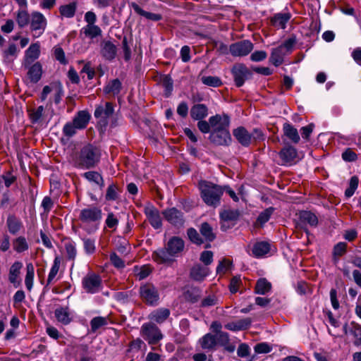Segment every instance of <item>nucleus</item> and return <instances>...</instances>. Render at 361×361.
<instances>
[{"mask_svg": "<svg viewBox=\"0 0 361 361\" xmlns=\"http://www.w3.org/2000/svg\"><path fill=\"white\" fill-rule=\"evenodd\" d=\"M198 188L201 197L207 206L217 207L220 205L223 187L212 182H199Z\"/></svg>", "mask_w": 361, "mask_h": 361, "instance_id": "1", "label": "nucleus"}, {"mask_svg": "<svg viewBox=\"0 0 361 361\" xmlns=\"http://www.w3.org/2000/svg\"><path fill=\"white\" fill-rule=\"evenodd\" d=\"M90 119L91 115L87 111H79L74 116L72 121L68 122L63 126V134L67 137H72L78 130L85 129Z\"/></svg>", "mask_w": 361, "mask_h": 361, "instance_id": "2", "label": "nucleus"}, {"mask_svg": "<svg viewBox=\"0 0 361 361\" xmlns=\"http://www.w3.org/2000/svg\"><path fill=\"white\" fill-rule=\"evenodd\" d=\"M100 149L92 145H85L81 149L76 158L75 163L82 168L89 169L94 166L100 159Z\"/></svg>", "mask_w": 361, "mask_h": 361, "instance_id": "3", "label": "nucleus"}, {"mask_svg": "<svg viewBox=\"0 0 361 361\" xmlns=\"http://www.w3.org/2000/svg\"><path fill=\"white\" fill-rule=\"evenodd\" d=\"M233 135L238 142L244 147H248L253 139H263V133L259 129H254L252 133H250L243 126L238 127L233 130Z\"/></svg>", "mask_w": 361, "mask_h": 361, "instance_id": "4", "label": "nucleus"}, {"mask_svg": "<svg viewBox=\"0 0 361 361\" xmlns=\"http://www.w3.org/2000/svg\"><path fill=\"white\" fill-rule=\"evenodd\" d=\"M140 297L147 305L156 306L159 303V293L158 289L152 284L146 283L140 286L139 289Z\"/></svg>", "mask_w": 361, "mask_h": 361, "instance_id": "5", "label": "nucleus"}, {"mask_svg": "<svg viewBox=\"0 0 361 361\" xmlns=\"http://www.w3.org/2000/svg\"><path fill=\"white\" fill-rule=\"evenodd\" d=\"M47 20L45 16L39 11H34L30 15V30L33 38L39 37L45 31Z\"/></svg>", "mask_w": 361, "mask_h": 361, "instance_id": "6", "label": "nucleus"}, {"mask_svg": "<svg viewBox=\"0 0 361 361\" xmlns=\"http://www.w3.org/2000/svg\"><path fill=\"white\" fill-rule=\"evenodd\" d=\"M141 335L149 344H157L163 338L160 329L153 323L144 324L141 328Z\"/></svg>", "mask_w": 361, "mask_h": 361, "instance_id": "7", "label": "nucleus"}, {"mask_svg": "<svg viewBox=\"0 0 361 361\" xmlns=\"http://www.w3.org/2000/svg\"><path fill=\"white\" fill-rule=\"evenodd\" d=\"M82 285L87 293L92 294L102 289V280L99 274L90 272L82 279Z\"/></svg>", "mask_w": 361, "mask_h": 361, "instance_id": "8", "label": "nucleus"}, {"mask_svg": "<svg viewBox=\"0 0 361 361\" xmlns=\"http://www.w3.org/2000/svg\"><path fill=\"white\" fill-rule=\"evenodd\" d=\"M78 218L85 224L99 222L102 219V212L99 207L89 206L80 211Z\"/></svg>", "mask_w": 361, "mask_h": 361, "instance_id": "9", "label": "nucleus"}, {"mask_svg": "<svg viewBox=\"0 0 361 361\" xmlns=\"http://www.w3.org/2000/svg\"><path fill=\"white\" fill-rule=\"evenodd\" d=\"M281 164L291 166L301 159L298 150L293 146L287 145L283 147L279 153Z\"/></svg>", "mask_w": 361, "mask_h": 361, "instance_id": "10", "label": "nucleus"}, {"mask_svg": "<svg viewBox=\"0 0 361 361\" xmlns=\"http://www.w3.org/2000/svg\"><path fill=\"white\" fill-rule=\"evenodd\" d=\"M253 44L247 39L233 43L229 47V51L233 56H245L253 49Z\"/></svg>", "mask_w": 361, "mask_h": 361, "instance_id": "11", "label": "nucleus"}, {"mask_svg": "<svg viewBox=\"0 0 361 361\" xmlns=\"http://www.w3.org/2000/svg\"><path fill=\"white\" fill-rule=\"evenodd\" d=\"M235 84L237 87H241L245 80L249 79L251 75V71L243 63H238L233 66L231 70Z\"/></svg>", "mask_w": 361, "mask_h": 361, "instance_id": "12", "label": "nucleus"}, {"mask_svg": "<svg viewBox=\"0 0 361 361\" xmlns=\"http://www.w3.org/2000/svg\"><path fill=\"white\" fill-rule=\"evenodd\" d=\"M162 214L165 219L174 226L180 227L184 224L183 213L176 207L165 209Z\"/></svg>", "mask_w": 361, "mask_h": 361, "instance_id": "13", "label": "nucleus"}, {"mask_svg": "<svg viewBox=\"0 0 361 361\" xmlns=\"http://www.w3.org/2000/svg\"><path fill=\"white\" fill-rule=\"evenodd\" d=\"M144 213L154 228L158 229L162 226L159 211L154 205L147 204L144 208Z\"/></svg>", "mask_w": 361, "mask_h": 361, "instance_id": "14", "label": "nucleus"}, {"mask_svg": "<svg viewBox=\"0 0 361 361\" xmlns=\"http://www.w3.org/2000/svg\"><path fill=\"white\" fill-rule=\"evenodd\" d=\"M209 138L211 142L216 145L228 146L232 141L229 129L212 131Z\"/></svg>", "mask_w": 361, "mask_h": 361, "instance_id": "15", "label": "nucleus"}, {"mask_svg": "<svg viewBox=\"0 0 361 361\" xmlns=\"http://www.w3.org/2000/svg\"><path fill=\"white\" fill-rule=\"evenodd\" d=\"M212 131L228 130L231 123L230 117L226 114H216L209 118Z\"/></svg>", "mask_w": 361, "mask_h": 361, "instance_id": "16", "label": "nucleus"}, {"mask_svg": "<svg viewBox=\"0 0 361 361\" xmlns=\"http://www.w3.org/2000/svg\"><path fill=\"white\" fill-rule=\"evenodd\" d=\"M173 255L169 252L166 247L158 249L153 252L152 255V259L158 264H171L174 262Z\"/></svg>", "mask_w": 361, "mask_h": 361, "instance_id": "17", "label": "nucleus"}, {"mask_svg": "<svg viewBox=\"0 0 361 361\" xmlns=\"http://www.w3.org/2000/svg\"><path fill=\"white\" fill-rule=\"evenodd\" d=\"M200 347L207 353H212L216 349V336L210 333L206 334L198 341Z\"/></svg>", "mask_w": 361, "mask_h": 361, "instance_id": "18", "label": "nucleus"}, {"mask_svg": "<svg viewBox=\"0 0 361 361\" xmlns=\"http://www.w3.org/2000/svg\"><path fill=\"white\" fill-rule=\"evenodd\" d=\"M114 111V109L112 104L110 102H105L104 104L97 106L94 116L96 118L106 121V120L112 116Z\"/></svg>", "mask_w": 361, "mask_h": 361, "instance_id": "19", "label": "nucleus"}, {"mask_svg": "<svg viewBox=\"0 0 361 361\" xmlns=\"http://www.w3.org/2000/svg\"><path fill=\"white\" fill-rule=\"evenodd\" d=\"M165 247L175 257L183 250L185 243L180 238L173 236L169 239Z\"/></svg>", "mask_w": 361, "mask_h": 361, "instance_id": "20", "label": "nucleus"}, {"mask_svg": "<svg viewBox=\"0 0 361 361\" xmlns=\"http://www.w3.org/2000/svg\"><path fill=\"white\" fill-rule=\"evenodd\" d=\"M209 274V268L200 264H194L190 271V276L196 281H202Z\"/></svg>", "mask_w": 361, "mask_h": 361, "instance_id": "21", "label": "nucleus"}, {"mask_svg": "<svg viewBox=\"0 0 361 361\" xmlns=\"http://www.w3.org/2000/svg\"><path fill=\"white\" fill-rule=\"evenodd\" d=\"M56 320L63 325L69 324L72 321V315L68 307H59L54 311Z\"/></svg>", "mask_w": 361, "mask_h": 361, "instance_id": "22", "label": "nucleus"}, {"mask_svg": "<svg viewBox=\"0 0 361 361\" xmlns=\"http://www.w3.org/2000/svg\"><path fill=\"white\" fill-rule=\"evenodd\" d=\"M6 226L12 235L18 234L23 228L21 220L13 214H10L7 217Z\"/></svg>", "mask_w": 361, "mask_h": 361, "instance_id": "23", "label": "nucleus"}, {"mask_svg": "<svg viewBox=\"0 0 361 361\" xmlns=\"http://www.w3.org/2000/svg\"><path fill=\"white\" fill-rule=\"evenodd\" d=\"M22 267L23 264L20 262H15L10 267L8 280L15 287H18L20 283V280H18V278Z\"/></svg>", "mask_w": 361, "mask_h": 361, "instance_id": "24", "label": "nucleus"}, {"mask_svg": "<svg viewBox=\"0 0 361 361\" xmlns=\"http://www.w3.org/2000/svg\"><path fill=\"white\" fill-rule=\"evenodd\" d=\"M208 115V108L205 104H197L190 109V116L195 121H200L206 118Z\"/></svg>", "mask_w": 361, "mask_h": 361, "instance_id": "25", "label": "nucleus"}, {"mask_svg": "<svg viewBox=\"0 0 361 361\" xmlns=\"http://www.w3.org/2000/svg\"><path fill=\"white\" fill-rule=\"evenodd\" d=\"M78 8L76 1L59 6V11L62 18H72L75 16Z\"/></svg>", "mask_w": 361, "mask_h": 361, "instance_id": "26", "label": "nucleus"}, {"mask_svg": "<svg viewBox=\"0 0 361 361\" xmlns=\"http://www.w3.org/2000/svg\"><path fill=\"white\" fill-rule=\"evenodd\" d=\"M40 46L39 42L32 44L25 51V64H30L39 58Z\"/></svg>", "mask_w": 361, "mask_h": 361, "instance_id": "27", "label": "nucleus"}, {"mask_svg": "<svg viewBox=\"0 0 361 361\" xmlns=\"http://www.w3.org/2000/svg\"><path fill=\"white\" fill-rule=\"evenodd\" d=\"M287 55L285 51L279 46L271 50L269 61L275 66H279L283 63L285 56Z\"/></svg>", "mask_w": 361, "mask_h": 361, "instance_id": "28", "label": "nucleus"}, {"mask_svg": "<svg viewBox=\"0 0 361 361\" xmlns=\"http://www.w3.org/2000/svg\"><path fill=\"white\" fill-rule=\"evenodd\" d=\"M271 245L268 242L261 241L256 243L252 247V255L256 257H262L269 252Z\"/></svg>", "mask_w": 361, "mask_h": 361, "instance_id": "29", "label": "nucleus"}, {"mask_svg": "<svg viewBox=\"0 0 361 361\" xmlns=\"http://www.w3.org/2000/svg\"><path fill=\"white\" fill-rule=\"evenodd\" d=\"M169 315L170 310L168 308H159L149 314V319L158 324H161L168 319Z\"/></svg>", "mask_w": 361, "mask_h": 361, "instance_id": "30", "label": "nucleus"}, {"mask_svg": "<svg viewBox=\"0 0 361 361\" xmlns=\"http://www.w3.org/2000/svg\"><path fill=\"white\" fill-rule=\"evenodd\" d=\"M283 131L285 136L294 143H298L300 135L298 130L289 123H285L283 126Z\"/></svg>", "mask_w": 361, "mask_h": 361, "instance_id": "31", "label": "nucleus"}, {"mask_svg": "<svg viewBox=\"0 0 361 361\" xmlns=\"http://www.w3.org/2000/svg\"><path fill=\"white\" fill-rule=\"evenodd\" d=\"M251 323L252 320L250 318H245L235 322L228 323L225 327L231 331H241L248 329Z\"/></svg>", "mask_w": 361, "mask_h": 361, "instance_id": "32", "label": "nucleus"}, {"mask_svg": "<svg viewBox=\"0 0 361 361\" xmlns=\"http://www.w3.org/2000/svg\"><path fill=\"white\" fill-rule=\"evenodd\" d=\"M271 283L265 278L259 279L255 284V293L259 295H265L271 289Z\"/></svg>", "mask_w": 361, "mask_h": 361, "instance_id": "33", "label": "nucleus"}, {"mask_svg": "<svg viewBox=\"0 0 361 361\" xmlns=\"http://www.w3.org/2000/svg\"><path fill=\"white\" fill-rule=\"evenodd\" d=\"M200 232L207 242H212L216 238V233L214 232L212 226L207 222H204L200 225Z\"/></svg>", "mask_w": 361, "mask_h": 361, "instance_id": "34", "label": "nucleus"}, {"mask_svg": "<svg viewBox=\"0 0 361 361\" xmlns=\"http://www.w3.org/2000/svg\"><path fill=\"white\" fill-rule=\"evenodd\" d=\"M291 16L289 13H279L276 14L272 18H271V23L274 26L278 27V28H285L286 25L288 23V21L290 20Z\"/></svg>", "mask_w": 361, "mask_h": 361, "instance_id": "35", "label": "nucleus"}, {"mask_svg": "<svg viewBox=\"0 0 361 361\" xmlns=\"http://www.w3.org/2000/svg\"><path fill=\"white\" fill-rule=\"evenodd\" d=\"M300 221L303 224H308L311 226H317L318 219L317 216L310 211H301L299 213Z\"/></svg>", "mask_w": 361, "mask_h": 361, "instance_id": "36", "label": "nucleus"}, {"mask_svg": "<svg viewBox=\"0 0 361 361\" xmlns=\"http://www.w3.org/2000/svg\"><path fill=\"white\" fill-rule=\"evenodd\" d=\"M201 292V290L197 287H190L184 292L183 297L186 301L195 303L200 298Z\"/></svg>", "mask_w": 361, "mask_h": 361, "instance_id": "37", "label": "nucleus"}, {"mask_svg": "<svg viewBox=\"0 0 361 361\" xmlns=\"http://www.w3.org/2000/svg\"><path fill=\"white\" fill-rule=\"evenodd\" d=\"M30 19L27 8H20L16 12V20L19 27L23 28L28 25Z\"/></svg>", "mask_w": 361, "mask_h": 361, "instance_id": "38", "label": "nucleus"}, {"mask_svg": "<svg viewBox=\"0 0 361 361\" xmlns=\"http://www.w3.org/2000/svg\"><path fill=\"white\" fill-rule=\"evenodd\" d=\"M42 73V66L39 62H37L30 68L27 75L32 82H37L41 78Z\"/></svg>", "mask_w": 361, "mask_h": 361, "instance_id": "39", "label": "nucleus"}, {"mask_svg": "<svg viewBox=\"0 0 361 361\" xmlns=\"http://www.w3.org/2000/svg\"><path fill=\"white\" fill-rule=\"evenodd\" d=\"M13 250L18 253L27 251L29 249V245L26 238L20 235L15 238L13 241Z\"/></svg>", "mask_w": 361, "mask_h": 361, "instance_id": "40", "label": "nucleus"}, {"mask_svg": "<svg viewBox=\"0 0 361 361\" xmlns=\"http://www.w3.org/2000/svg\"><path fill=\"white\" fill-rule=\"evenodd\" d=\"M241 213L238 209H226L220 213L223 221H234L238 219Z\"/></svg>", "mask_w": 361, "mask_h": 361, "instance_id": "41", "label": "nucleus"}, {"mask_svg": "<svg viewBox=\"0 0 361 361\" xmlns=\"http://www.w3.org/2000/svg\"><path fill=\"white\" fill-rule=\"evenodd\" d=\"M82 32L86 37L94 39L102 35L101 28L96 25H87L82 27Z\"/></svg>", "mask_w": 361, "mask_h": 361, "instance_id": "42", "label": "nucleus"}, {"mask_svg": "<svg viewBox=\"0 0 361 361\" xmlns=\"http://www.w3.org/2000/svg\"><path fill=\"white\" fill-rule=\"evenodd\" d=\"M116 52V46L111 42H106L104 43L102 49V54L104 57L108 60L114 59Z\"/></svg>", "mask_w": 361, "mask_h": 361, "instance_id": "43", "label": "nucleus"}, {"mask_svg": "<svg viewBox=\"0 0 361 361\" xmlns=\"http://www.w3.org/2000/svg\"><path fill=\"white\" fill-rule=\"evenodd\" d=\"M132 6H133L134 11L137 13H138L139 15H140L142 16H144L147 19H149V20H151L153 21H158L161 19V15L145 11L136 4H133Z\"/></svg>", "mask_w": 361, "mask_h": 361, "instance_id": "44", "label": "nucleus"}, {"mask_svg": "<svg viewBox=\"0 0 361 361\" xmlns=\"http://www.w3.org/2000/svg\"><path fill=\"white\" fill-rule=\"evenodd\" d=\"M121 88V83L118 79L109 81L104 87V91L106 94H112L114 95L119 93Z\"/></svg>", "mask_w": 361, "mask_h": 361, "instance_id": "45", "label": "nucleus"}, {"mask_svg": "<svg viewBox=\"0 0 361 361\" xmlns=\"http://www.w3.org/2000/svg\"><path fill=\"white\" fill-rule=\"evenodd\" d=\"M121 189L116 184H111L107 190L105 198L108 201H114L118 198V195L121 192Z\"/></svg>", "mask_w": 361, "mask_h": 361, "instance_id": "46", "label": "nucleus"}, {"mask_svg": "<svg viewBox=\"0 0 361 361\" xmlns=\"http://www.w3.org/2000/svg\"><path fill=\"white\" fill-rule=\"evenodd\" d=\"M274 210L275 209L274 207H270L264 209L263 212H262L257 219L256 224L262 226L265 223H267L269 220Z\"/></svg>", "mask_w": 361, "mask_h": 361, "instance_id": "47", "label": "nucleus"}, {"mask_svg": "<svg viewBox=\"0 0 361 361\" xmlns=\"http://www.w3.org/2000/svg\"><path fill=\"white\" fill-rule=\"evenodd\" d=\"M187 235L190 240L197 245H200L204 243V240L201 238L196 229L190 228L187 231Z\"/></svg>", "mask_w": 361, "mask_h": 361, "instance_id": "48", "label": "nucleus"}, {"mask_svg": "<svg viewBox=\"0 0 361 361\" xmlns=\"http://www.w3.org/2000/svg\"><path fill=\"white\" fill-rule=\"evenodd\" d=\"M60 263H61V262H60L59 259L58 257H56L54 260L53 265L49 271V276L47 278V285H49L53 282L55 276H56V274L59 272V267H60Z\"/></svg>", "mask_w": 361, "mask_h": 361, "instance_id": "49", "label": "nucleus"}, {"mask_svg": "<svg viewBox=\"0 0 361 361\" xmlns=\"http://www.w3.org/2000/svg\"><path fill=\"white\" fill-rule=\"evenodd\" d=\"M107 324V319L102 317H94L90 321L91 331L95 332L100 327Z\"/></svg>", "mask_w": 361, "mask_h": 361, "instance_id": "50", "label": "nucleus"}, {"mask_svg": "<svg viewBox=\"0 0 361 361\" xmlns=\"http://www.w3.org/2000/svg\"><path fill=\"white\" fill-rule=\"evenodd\" d=\"M202 83L205 85L217 87L221 85V81L216 76H203L201 78Z\"/></svg>", "mask_w": 361, "mask_h": 361, "instance_id": "51", "label": "nucleus"}, {"mask_svg": "<svg viewBox=\"0 0 361 361\" xmlns=\"http://www.w3.org/2000/svg\"><path fill=\"white\" fill-rule=\"evenodd\" d=\"M65 250L67 258L70 260H74L76 257L77 251L75 245L73 242H67L65 243Z\"/></svg>", "mask_w": 361, "mask_h": 361, "instance_id": "52", "label": "nucleus"}, {"mask_svg": "<svg viewBox=\"0 0 361 361\" xmlns=\"http://www.w3.org/2000/svg\"><path fill=\"white\" fill-rule=\"evenodd\" d=\"M161 85L164 87V94L166 97H169L173 90V82L171 78L168 75H165L162 80Z\"/></svg>", "mask_w": 361, "mask_h": 361, "instance_id": "53", "label": "nucleus"}, {"mask_svg": "<svg viewBox=\"0 0 361 361\" xmlns=\"http://www.w3.org/2000/svg\"><path fill=\"white\" fill-rule=\"evenodd\" d=\"M347 250V244L344 242H340L334 245L333 250V254L335 257H341L345 252Z\"/></svg>", "mask_w": 361, "mask_h": 361, "instance_id": "54", "label": "nucleus"}, {"mask_svg": "<svg viewBox=\"0 0 361 361\" xmlns=\"http://www.w3.org/2000/svg\"><path fill=\"white\" fill-rule=\"evenodd\" d=\"M152 269L149 265H145L137 269L135 275L139 280H143L152 273Z\"/></svg>", "mask_w": 361, "mask_h": 361, "instance_id": "55", "label": "nucleus"}, {"mask_svg": "<svg viewBox=\"0 0 361 361\" xmlns=\"http://www.w3.org/2000/svg\"><path fill=\"white\" fill-rule=\"evenodd\" d=\"M242 285V281L240 276H235L231 279L229 290L232 293H235L240 286Z\"/></svg>", "mask_w": 361, "mask_h": 361, "instance_id": "56", "label": "nucleus"}, {"mask_svg": "<svg viewBox=\"0 0 361 361\" xmlns=\"http://www.w3.org/2000/svg\"><path fill=\"white\" fill-rule=\"evenodd\" d=\"M350 333L355 338V340L361 338V325L352 322L350 323Z\"/></svg>", "mask_w": 361, "mask_h": 361, "instance_id": "57", "label": "nucleus"}, {"mask_svg": "<svg viewBox=\"0 0 361 361\" xmlns=\"http://www.w3.org/2000/svg\"><path fill=\"white\" fill-rule=\"evenodd\" d=\"M295 44V39L293 37L288 38L285 40L283 43H282L279 47L282 48L283 51L288 54L290 53L293 49V47Z\"/></svg>", "mask_w": 361, "mask_h": 361, "instance_id": "58", "label": "nucleus"}, {"mask_svg": "<svg viewBox=\"0 0 361 361\" xmlns=\"http://www.w3.org/2000/svg\"><path fill=\"white\" fill-rule=\"evenodd\" d=\"M254 349L256 353H268L271 351L272 347L267 343H259L255 345Z\"/></svg>", "mask_w": 361, "mask_h": 361, "instance_id": "59", "label": "nucleus"}, {"mask_svg": "<svg viewBox=\"0 0 361 361\" xmlns=\"http://www.w3.org/2000/svg\"><path fill=\"white\" fill-rule=\"evenodd\" d=\"M54 54L56 59L61 64L66 65L68 63L65 56V53L61 47H55Z\"/></svg>", "mask_w": 361, "mask_h": 361, "instance_id": "60", "label": "nucleus"}, {"mask_svg": "<svg viewBox=\"0 0 361 361\" xmlns=\"http://www.w3.org/2000/svg\"><path fill=\"white\" fill-rule=\"evenodd\" d=\"M200 261L204 263L205 265L204 267H207L209 265L212 261H213V253L212 251H204L201 253Z\"/></svg>", "mask_w": 361, "mask_h": 361, "instance_id": "61", "label": "nucleus"}, {"mask_svg": "<svg viewBox=\"0 0 361 361\" xmlns=\"http://www.w3.org/2000/svg\"><path fill=\"white\" fill-rule=\"evenodd\" d=\"M197 128L202 133H208L210 132L212 128V125L210 121H206L203 119L198 121Z\"/></svg>", "mask_w": 361, "mask_h": 361, "instance_id": "62", "label": "nucleus"}, {"mask_svg": "<svg viewBox=\"0 0 361 361\" xmlns=\"http://www.w3.org/2000/svg\"><path fill=\"white\" fill-rule=\"evenodd\" d=\"M110 261L114 267L117 268H123L125 263L122 259L115 252L110 255Z\"/></svg>", "mask_w": 361, "mask_h": 361, "instance_id": "63", "label": "nucleus"}, {"mask_svg": "<svg viewBox=\"0 0 361 361\" xmlns=\"http://www.w3.org/2000/svg\"><path fill=\"white\" fill-rule=\"evenodd\" d=\"M216 336L217 344H220L222 346H225L229 343V336L226 332L221 331Z\"/></svg>", "mask_w": 361, "mask_h": 361, "instance_id": "64", "label": "nucleus"}]
</instances>
